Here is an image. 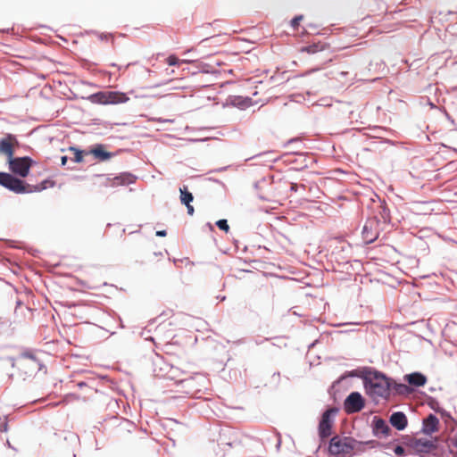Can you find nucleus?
Here are the masks:
<instances>
[{"label":"nucleus","mask_w":457,"mask_h":457,"mask_svg":"<svg viewBox=\"0 0 457 457\" xmlns=\"http://www.w3.org/2000/svg\"><path fill=\"white\" fill-rule=\"evenodd\" d=\"M0 185L16 194H23L41 191L53 187L54 182L44 180L40 185L31 186L10 173L0 172Z\"/></svg>","instance_id":"nucleus-1"},{"label":"nucleus","mask_w":457,"mask_h":457,"mask_svg":"<svg viewBox=\"0 0 457 457\" xmlns=\"http://www.w3.org/2000/svg\"><path fill=\"white\" fill-rule=\"evenodd\" d=\"M13 367H15L21 373L26 376H31L40 370V361L31 353H22L14 361Z\"/></svg>","instance_id":"nucleus-2"},{"label":"nucleus","mask_w":457,"mask_h":457,"mask_svg":"<svg viewBox=\"0 0 457 457\" xmlns=\"http://www.w3.org/2000/svg\"><path fill=\"white\" fill-rule=\"evenodd\" d=\"M389 386L387 378L383 375L375 374L365 381V388L374 399L386 397L389 394Z\"/></svg>","instance_id":"nucleus-3"},{"label":"nucleus","mask_w":457,"mask_h":457,"mask_svg":"<svg viewBox=\"0 0 457 457\" xmlns=\"http://www.w3.org/2000/svg\"><path fill=\"white\" fill-rule=\"evenodd\" d=\"M355 441L351 437H340L336 436L331 438L329 453L333 455L351 454L354 449Z\"/></svg>","instance_id":"nucleus-4"},{"label":"nucleus","mask_w":457,"mask_h":457,"mask_svg":"<svg viewBox=\"0 0 457 457\" xmlns=\"http://www.w3.org/2000/svg\"><path fill=\"white\" fill-rule=\"evenodd\" d=\"M89 100L94 104H113L125 102L127 100V97L123 93L113 91H103L91 95L89 96Z\"/></svg>","instance_id":"nucleus-5"},{"label":"nucleus","mask_w":457,"mask_h":457,"mask_svg":"<svg viewBox=\"0 0 457 457\" xmlns=\"http://www.w3.org/2000/svg\"><path fill=\"white\" fill-rule=\"evenodd\" d=\"M9 169L10 170L19 175L22 178H25L29 175V169L32 164V160L26 156V157H12L8 161Z\"/></svg>","instance_id":"nucleus-6"},{"label":"nucleus","mask_w":457,"mask_h":457,"mask_svg":"<svg viewBox=\"0 0 457 457\" xmlns=\"http://www.w3.org/2000/svg\"><path fill=\"white\" fill-rule=\"evenodd\" d=\"M19 145L16 137L12 134H7L0 139V154L7 157V162L14 155L15 147Z\"/></svg>","instance_id":"nucleus-7"},{"label":"nucleus","mask_w":457,"mask_h":457,"mask_svg":"<svg viewBox=\"0 0 457 457\" xmlns=\"http://www.w3.org/2000/svg\"><path fill=\"white\" fill-rule=\"evenodd\" d=\"M364 407V399L358 392L351 393L345 399L344 403L345 411L347 413H354L360 411Z\"/></svg>","instance_id":"nucleus-8"},{"label":"nucleus","mask_w":457,"mask_h":457,"mask_svg":"<svg viewBox=\"0 0 457 457\" xmlns=\"http://www.w3.org/2000/svg\"><path fill=\"white\" fill-rule=\"evenodd\" d=\"M335 409L327 410L321 417V420L319 424V435L323 438H327L331 435L332 428V420L331 416L336 413Z\"/></svg>","instance_id":"nucleus-9"},{"label":"nucleus","mask_w":457,"mask_h":457,"mask_svg":"<svg viewBox=\"0 0 457 457\" xmlns=\"http://www.w3.org/2000/svg\"><path fill=\"white\" fill-rule=\"evenodd\" d=\"M361 235L365 243L370 244L374 242L378 237L377 222L375 220L367 221L363 226Z\"/></svg>","instance_id":"nucleus-10"},{"label":"nucleus","mask_w":457,"mask_h":457,"mask_svg":"<svg viewBox=\"0 0 457 457\" xmlns=\"http://www.w3.org/2000/svg\"><path fill=\"white\" fill-rule=\"evenodd\" d=\"M411 447L420 453H429L436 448L435 442L433 440L426 438H415L411 441Z\"/></svg>","instance_id":"nucleus-11"},{"label":"nucleus","mask_w":457,"mask_h":457,"mask_svg":"<svg viewBox=\"0 0 457 457\" xmlns=\"http://www.w3.org/2000/svg\"><path fill=\"white\" fill-rule=\"evenodd\" d=\"M439 420L434 415L429 414L423 420L422 431L426 435H431L438 430Z\"/></svg>","instance_id":"nucleus-12"},{"label":"nucleus","mask_w":457,"mask_h":457,"mask_svg":"<svg viewBox=\"0 0 457 457\" xmlns=\"http://www.w3.org/2000/svg\"><path fill=\"white\" fill-rule=\"evenodd\" d=\"M390 423L398 430H403L407 426V418L403 412H394L390 417Z\"/></svg>","instance_id":"nucleus-13"},{"label":"nucleus","mask_w":457,"mask_h":457,"mask_svg":"<svg viewBox=\"0 0 457 457\" xmlns=\"http://www.w3.org/2000/svg\"><path fill=\"white\" fill-rule=\"evenodd\" d=\"M89 154H93L99 161H106L113 155L112 153L107 152L103 145H96L90 150Z\"/></svg>","instance_id":"nucleus-14"},{"label":"nucleus","mask_w":457,"mask_h":457,"mask_svg":"<svg viewBox=\"0 0 457 457\" xmlns=\"http://www.w3.org/2000/svg\"><path fill=\"white\" fill-rule=\"evenodd\" d=\"M406 379L409 384L415 386H422L426 384L427 378L421 373H411L406 376Z\"/></svg>","instance_id":"nucleus-15"},{"label":"nucleus","mask_w":457,"mask_h":457,"mask_svg":"<svg viewBox=\"0 0 457 457\" xmlns=\"http://www.w3.org/2000/svg\"><path fill=\"white\" fill-rule=\"evenodd\" d=\"M390 428L386 423V421L382 419H377L374 420V432L382 435H387Z\"/></svg>","instance_id":"nucleus-16"},{"label":"nucleus","mask_w":457,"mask_h":457,"mask_svg":"<svg viewBox=\"0 0 457 457\" xmlns=\"http://www.w3.org/2000/svg\"><path fill=\"white\" fill-rule=\"evenodd\" d=\"M446 445L449 451L457 455V432L452 431L449 433L446 438Z\"/></svg>","instance_id":"nucleus-17"},{"label":"nucleus","mask_w":457,"mask_h":457,"mask_svg":"<svg viewBox=\"0 0 457 457\" xmlns=\"http://www.w3.org/2000/svg\"><path fill=\"white\" fill-rule=\"evenodd\" d=\"M179 191H180V201L182 204H187L193 201L194 196L190 192L187 191V187H183L182 188L179 189Z\"/></svg>","instance_id":"nucleus-18"},{"label":"nucleus","mask_w":457,"mask_h":457,"mask_svg":"<svg viewBox=\"0 0 457 457\" xmlns=\"http://www.w3.org/2000/svg\"><path fill=\"white\" fill-rule=\"evenodd\" d=\"M70 151L73 153L74 156H73V161L75 162H83V156H84V152L83 151H80L75 147H71L70 148Z\"/></svg>","instance_id":"nucleus-19"},{"label":"nucleus","mask_w":457,"mask_h":457,"mask_svg":"<svg viewBox=\"0 0 457 457\" xmlns=\"http://www.w3.org/2000/svg\"><path fill=\"white\" fill-rule=\"evenodd\" d=\"M323 49L322 46H320L319 44H313L312 46H305L302 49V51H305L308 54H315L319 51H321Z\"/></svg>","instance_id":"nucleus-20"},{"label":"nucleus","mask_w":457,"mask_h":457,"mask_svg":"<svg viewBox=\"0 0 457 457\" xmlns=\"http://www.w3.org/2000/svg\"><path fill=\"white\" fill-rule=\"evenodd\" d=\"M166 62L170 65V66H174V65H179L182 62H187V61H184V60H179L176 55H170L167 59H166Z\"/></svg>","instance_id":"nucleus-21"},{"label":"nucleus","mask_w":457,"mask_h":457,"mask_svg":"<svg viewBox=\"0 0 457 457\" xmlns=\"http://www.w3.org/2000/svg\"><path fill=\"white\" fill-rule=\"evenodd\" d=\"M128 180L127 176H119L112 179V186L124 185L129 182Z\"/></svg>","instance_id":"nucleus-22"},{"label":"nucleus","mask_w":457,"mask_h":457,"mask_svg":"<svg viewBox=\"0 0 457 457\" xmlns=\"http://www.w3.org/2000/svg\"><path fill=\"white\" fill-rule=\"evenodd\" d=\"M216 225L218 226V228L225 232H228L229 230V226L228 224V221L227 220H219L217 222H216Z\"/></svg>","instance_id":"nucleus-23"},{"label":"nucleus","mask_w":457,"mask_h":457,"mask_svg":"<svg viewBox=\"0 0 457 457\" xmlns=\"http://www.w3.org/2000/svg\"><path fill=\"white\" fill-rule=\"evenodd\" d=\"M303 19V15H298V16H295L292 21H291V26L295 29H297V27L299 26L300 24V21Z\"/></svg>","instance_id":"nucleus-24"},{"label":"nucleus","mask_w":457,"mask_h":457,"mask_svg":"<svg viewBox=\"0 0 457 457\" xmlns=\"http://www.w3.org/2000/svg\"><path fill=\"white\" fill-rule=\"evenodd\" d=\"M394 452H395V453L396 455H398V456H402V455H403V454H404L405 450H404V448H403V446H401V445H397V446H395V447Z\"/></svg>","instance_id":"nucleus-25"},{"label":"nucleus","mask_w":457,"mask_h":457,"mask_svg":"<svg viewBox=\"0 0 457 457\" xmlns=\"http://www.w3.org/2000/svg\"><path fill=\"white\" fill-rule=\"evenodd\" d=\"M186 206H187V213L189 215H193V213H194V207L190 204H186Z\"/></svg>","instance_id":"nucleus-26"},{"label":"nucleus","mask_w":457,"mask_h":457,"mask_svg":"<svg viewBox=\"0 0 457 457\" xmlns=\"http://www.w3.org/2000/svg\"><path fill=\"white\" fill-rule=\"evenodd\" d=\"M167 235L166 230H159L156 232V236L158 237H165Z\"/></svg>","instance_id":"nucleus-27"},{"label":"nucleus","mask_w":457,"mask_h":457,"mask_svg":"<svg viewBox=\"0 0 457 457\" xmlns=\"http://www.w3.org/2000/svg\"><path fill=\"white\" fill-rule=\"evenodd\" d=\"M67 160H68L67 156H62V159H61L62 165H65L66 162H67Z\"/></svg>","instance_id":"nucleus-28"},{"label":"nucleus","mask_w":457,"mask_h":457,"mask_svg":"<svg viewBox=\"0 0 457 457\" xmlns=\"http://www.w3.org/2000/svg\"><path fill=\"white\" fill-rule=\"evenodd\" d=\"M291 190L292 191H297V184L292 183L291 185Z\"/></svg>","instance_id":"nucleus-29"},{"label":"nucleus","mask_w":457,"mask_h":457,"mask_svg":"<svg viewBox=\"0 0 457 457\" xmlns=\"http://www.w3.org/2000/svg\"><path fill=\"white\" fill-rule=\"evenodd\" d=\"M339 74H340L341 76H346V75L348 74V71H341L339 72Z\"/></svg>","instance_id":"nucleus-30"},{"label":"nucleus","mask_w":457,"mask_h":457,"mask_svg":"<svg viewBox=\"0 0 457 457\" xmlns=\"http://www.w3.org/2000/svg\"><path fill=\"white\" fill-rule=\"evenodd\" d=\"M86 386L87 385L84 382H80V383L78 384V386H79V387H83V386Z\"/></svg>","instance_id":"nucleus-31"}]
</instances>
